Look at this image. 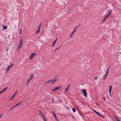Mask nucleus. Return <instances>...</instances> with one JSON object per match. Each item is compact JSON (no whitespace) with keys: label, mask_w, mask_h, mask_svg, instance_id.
<instances>
[{"label":"nucleus","mask_w":121,"mask_h":121,"mask_svg":"<svg viewBox=\"0 0 121 121\" xmlns=\"http://www.w3.org/2000/svg\"><path fill=\"white\" fill-rule=\"evenodd\" d=\"M23 43V40L22 39H20V40L19 42V43L18 44V48L19 49H21Z\"/></svg>","instance_id":"f257e3e1"},{"label":"nucleus","mask_w":121,"mask_h":121,"mask_svg":"<svg viewBox=\"0 0 121 121\" xmlns=\"http://www.w3.org/2000/svg\"><path fill=\"white\" fill-rule=\"evenodd\" d=\"M13 64L12 63L7 68V69L5 70V71L6 72H8L10 69L13 66Z\"/></svg>","instance_id":"f03ea898"},{"label":"nucleus","mask_w":121,"mask_h":121,"mask_svg":"<svg viewBox=\"0 0 121 121\" xmlns=\"http://www.w3.org/2000/svg\"><path fill=\"white\" fill-rule=\"evenodd\" d=\"M34 77V76L33 75H31L29 79L27 81V83L26 84V85H28V84L29 83V82L30 80L32 79Z\"/></svg>","instance_id":"7ed1b4c3"},{"label":"nucleus","mask_w":121,"mask_h":121,"mask_svg":"<svg viewBox=\"0 0 121 121\" xmlns=\"http://www.w3.org/2000/svg\"><path fill=\"white\" fill-rule=\"evenodd\" d=\"M82 91L84 96L86 97H87V94L86 91L84 89H82Z\"/></svg>","instance_id":"20e7f679"},{"label":"nucleus","mask_w":121,"mask_h":121,"mask_svg":"<svg viewBox=\"0 0 121 121\" xmlns=\"http://www.w3.org/2000/svg\"><path fill=\"white\" fill-rule=\"evenodd\" d=\"M35 55V53H32L30 56L29 58L31 60L32 59V58L34 57V55Z\"/></svg>","instance_id":"39448f33"},{"label":"nucleus","mask_w":121,"mask_h":121,"mask_svg":"<svg viewBox=\"0 0 121 121\" xmlns=\"http://www.w3.org/2000/svg\"><path fill=\"white\" fill-rule=\"evenodd\" d=\"M39 114L42 117L44 116V115L43 114V113H42L41 111L40 110L39 111Z\"/></svg>","instance_id":"423d86ee"},{"label":"nucleus","mask_w":121,"mask_h":121,"mask_svg":"<svg viewBox=\"0 0 121 121\" xmlns=\"http://www.w3.org/2000/svg\"><path fill=\"white\" fill-rule=\"evenodd\" d=\"M109 92L110 93L111 92L112 90V86H111L110 85L109 86Z\"/></svg>","instance_id":"0eeeda50"},{"label":"nucleus","mask_w":121,"mask_h":121,"mask_svg":"<svg viewBox=\"0 0 121 121\" xmlns=\"http://www.w3.org/2000/svg\"><path fill=\"white\" fill-rule=\"evenodd\" d=\"M57 40V39H56V40H54L53 42L52 43V47H53L54 46V45L55 44V43L56 42V41Z\"/></svg>","instance_id":"6e6552de"},{"label":"nucleus","mask_w":121,"mask_h":121,"mask_svg":"<svg viewBox=\"0 0 121 121\" xmlns=\"http://www.w3.org/2000/svg\"><path fill=\"white\" fill-rule=\"evenodd\" d=\"M7 26L6 25H3V30L6 29L7 28Z\"/></svg>","instance_id":"1a4fd4ad"},{"label":"nucleus","mask_w":121,"mask_h":121,"mask_svg":"<svg viewBox=\"0 0 121 121\" xmlns=\"http://www.w3.org/2000/svg\"><path fill=\"white\" fill-rule=\"evenodd\" d=\"M16 95L14 93L13 94V95L10 98V99H13L14 97L15 96H16Z\"/></svg>","instance_id":"9d476101"},{"label":"nucleus","mask_w":121,"mask_h":121,"mask_svg":"<svg viewBox=\"0 0 121 121\" xmlns=\"http://www.w3.org/2000/svg\"><path fill=\"white\" fill-rule=\"evenodd\" d=\"M79 26H77V27H75V29L74 30H73V32L72 33H74L76 31V29Z\"/></svg>","instance_id":"9b49d317"},{"label":"nucleus","mask_w":121,"mask_h":121,"mask_svg":"<svg viewBox=\"0 0 121 121\" xmlns=\"http://www.w3.org/2000/svg\"><path fill=\"white\" fill-rule=\"evenodd\" d=\"M53 80H52V84L56 82V81H57V80H56V79H52Z\"/></svg>","instance_id":"f8f14e48"},{"label":"nucleus","mask_w":121,"mask_h":121,"mask_svg":"<svg viewBox=\"0 0 121 121\" xmlns=\"http://www.w3.org/2000/svg\"><path fill=\"white\" fill-rule=\"evenodd\" d=\"M94 112L95 113H96V114H97V115H100V114H99V113H98V112H97L96 111H95V110H94Z\"/></svg>","instance_id":"ddd939ff"},{"label":"nucleus","mask_w":121,"mask_h":121,"mask_svg":"<svg viewBox=\"0 0 121 121\" xmlns=\"http://www.w3.org/2000/svg\"><path fill=\"white\" fill-rule=\"evenodd\" d=\"M19 105V104H16V105H14L13 106V108H15L16 107L18 106Z\"/></svg>","instance_id":"4468645a"},{"label":"nucleus","mask_w":121,"mask_h":121,"mask_svg":"<svg viewBox=\"0 0 121 121\" xmlns=\"http://www.w3.org/2000/svg\"><path fill=\"white\" fill-rule=\"evenodd\" d=\"M40 31V30H37L36 31V32L35 33L36 34H37L38 33H39Z\"/></svg>","instance_id":"2eb2a0df"},{"label":"nucleus","mask_w":121,"mask_h":121,"mask_svg":"<svg viewBox=\"0 0 121 121\" xmlns=\"http://www.w3.org/2000/svg\"><path fill=\"white\" fill-rule=\"evenodd\" d=\"M43 119V120L44 121H47L46 119V118H45V117L44 116L43 117H42Z\"/></svg>","instance_id":"dca6fc26"},{"label":"nucleus","mask_w":121,"mask_h":121,"mask_svg":"<svg viewBox=\"0 0 121 121\" xmlns=\"http://www.w3.org/2000/svg\"><path fill=\"white\" fill-rule=\"evenodd\" d=\"M69 87H68L67 88H66V89L65 90V92H67L68 90L69 89Z\"/></svg>","instance_id":"f3484780"},{"label":"nucleus","mask_w":121,"mask_h":121,"mask_svg":"<svg viewBox=\"0 0 121 121\" xmlns=\"http://www.w3.org/2000/svg\"><path fill=\"white\" fill-rule=\"evenodd\" d=\"M72 110L74 112H75L76 111V110L74 108H72Z\"/></svg>","instance_id":"a211bd4d"},{"label":"nucleus","mask_w":121,"mask_h":121,"mask_svg":"<svg viewBox=\"0 0 121 121\" xmlns=\"http://www.w3.org/2000/svg\"><path fill=\"white\" fill-rule=\"evenodd\" d=\"M8 87H6V88H4V89L3 90H2L4 92V91H5L7 89Z\"/></svg>","instance_id":"6ab92c4d"},{"label":"nucleus","mask_w":121,"mask_h":121,"mask_svg":"<svg viewBox=\"0 0 121 121\" xmlns=\"http://www.w3.org/2000/svg\"><path fill=\"white\" fill-rule=\"evenodd\" d=\"M60 88V87H56L55 88V89H56V90L59 89Z\"/></svg>","instance_id":"aec40b11"},{"label":"nucleus","mask_w":121,"mask_h":121,"mask_svg":"<svg viewBox=\"0 0 121 121\" xmlns=\"http://www.w3.org/2000/svg\"><path fill=\"white\" fill-rule=\"evenodd\" d=\"M55 118L57 121H59V119L57 117Z\"/></svg>","instance_id":"412c9836"},{"label":"nucleus","mask_w":121,"mask_h":121,"mask_svg":"<svg viewBox=\"0 0 121 121\" xmlns=\"http://www.w3.org/2000/svg\"><path fill=\"white\" fill-rule=\"evenodd\" d=\"M52 80H52V79H50L48 80L47 81V82H52Z\"/></svg>","instance_id":"4be33fe9"},{"label":"nucleus","mask_w":121,"mask_h":121,"mask_svg":"<svg viewBox=\"0 0 121 121\" xmlns=\"http://www.w3.org/2000/svg\"><path fill=\"white\" fill-rule=\"evenodd\" d=\"M112 11L111 10H110L108 14H109V15H110L111 13H112Z\"/></svg>","instance_id":"5701e85b"},{"label":"nucleus","mask_w":121,"mask_h":121,"mask_svg":"<svg viewBox=\"0 0 121 121\" xmlns=\"http://www.w3.org/2000/svg\"><path fill=\"white\" fill-rule=\"evenodd\" d=\"M74 33H71V35H70V38H71L72 37V36L73 35V34H74Z\"/></svg>","instance_id":"b1692460"},{"label":"nucleus","mask_w":121,"mask_h":121,"mask_svg":"<svg viewBox=\"0 0 121 121\" xmlns=\"http://www.w3.org/2000/svg\"><path fill=\"white\" fill-rule=\"evenodd\" d=\"M107 74V73H106V74L104 75V79L105 78H106Z\"/></svg>","instance_id":"393cba45"},{"label":"nucleus","mask_w":121,"mask_h":121,"mask_svg":"<svg viewBox=\"0 0 121 121\" xmlns=\"http://www.w3.org/2000/svg\"><path fill=\"white\" fill-rule=\"evenodd\" d=\"M14 108H13H13H10V111H11Z\"/></svg>","instance_id":"a878e982"},{"label":"nucleus","mask_w":121,"mask_h":121,"mask_svg":"<svg viewBox=\"0 0 121 121\" xmlns=\"http://www.w3.org/2000/svg\"><path fill=\"white\" fill-rule=\"evenodd\" d=\"M109 71V69H107V70L106 71V73H107V74H108V72Z\"/></svg>","instance_id":"bb28decb"},{"label":"nucleus","mask_w":121,"mask_h":121,"mask_svg":"<svg viewBox=\"0 0 121 121\" xmlns=\"http://www.w3.org/2000/svg\"><path fill=\"white\" fill-rule=\"evenodd\" d=\"M18 91H16L14 93L16 95H17V93L18 92Z\"/></svg>","instance_id":"cd10ccee"},{"label":"nucleus","mask_w":121,"mask_h":121,"mask_svg":"<svg viewBox=\"0 0 121 121\" xmlns=\"http://www.w3.org/2000/svg\"><path fill=\"white\" fill-rule=\"evenodd\" d=\"M53 117H54L55 118L57 117V116H56L55 114L53 115Z\"/></svg>","instance_id":"c85d7f7f"},{"label":"nucleus","mask_w":121,"mask_h":121,"mask_svg":"<svg viewBox=\"0 0 121 121\" xmlns=\"http://www.w3.org/2000/svg\"><path fill=\"white\" fill-rule=\"evenodd\" d=\"M53 117H54L55 118L57 117V116H56L55 114L53 115Z\"/></svg>","instance_id":"c756f323"},{"label":"nucleus","mask_w":121,"mask_h":121,"mask_svg":"<svg viewBox=\"0 0 121 121\" xmlns=\"http://www.w3.org/2000/svg\"><path fill=\"white\" fill-rule=\"evenodd\" d=\"M52 91H56V89H55V88L54 89H53L52 90Z\"/></svg>","instance_id":"7c9ffc66"},{"label":"nucleus","mask_w":121,"mask_h":121,"mask_svg":"<svg viewBox=\"0 0 121 121\" xmlns=\"http://www.w3.org/2000/svg\"><path fill=\"white\" fill-rule=\"evenodd\" d=\"M41 25H42V23H40V24H39V26H39V27H41Z\"/></svg>","instance_id":"2f4dec72"},{"label":"nucleus","mask_w":121,"mask_h":121,"mask_svg":"<svg viewBox=\"0 0 121 121\" xmlns=\"http://www.w3.org/2000/svg\"><path fill=\"white\" fill-rule=\"evenodd\" d=\"M22 30V28H20V34H21V31Z\"/></svg>","instance_id":"473e14b6"},{"label":"nucleus","mask_w":121,"mask_h":121,"mask_svg":"<svg viewBox=\"0 0 121 121\" xmlns=\"http://www.w3.org/2000/svg\"><path fill=\"white\" fill-rule=\"evenodd\" d=\"M40 27H39V26H38V30H40Z\"/></svg>","instance_id":"72a5a7b5"},{"label":"nucleus","mask_w":121,"mask_h":121,"mask_svg":"<svg viewBox=\"0 0 121 121\" xmlns=\"http://www.w3.org/2000/svg\"><path fill=\"white\" fill-rule=\"evenodd\" d=\"M3 115V114H1L0 115V118H1L2 116Z\"/></svg>","instance_id":"f704fd0d"},{"label":"nucleus","mask_w":121,"mask_h":121,"mask_svg":"<svg viewBox=\"0 0 121 121\" xmlns=\"http://www.w3.org/2000/svg\"><path fill=\"white\" fill-rule=\"evenodd\" d=\"M109 15V14H108L106 15V17H108Z\"/></svg>","instance_id":"c9c22d12"},{"label":"nucleus","mask_w":121,"mask_h":121,"mask_svg":"<svg viewBox=\"0 0 121 121\" xmlns=\"http://www.w3.org/2000/svg\"><path fill=\"white\" fill-rule=\"evenodd\" d=\"M94 79H95V80H96V79H97V77H95L94 78Z\"/></svg>","instance_id":"e433bc0d"},{"label":"nucleus","mask_w":121,"mask_h":121,"mask_svg":"<svg viewBox=\"0 0 121 121\" xmlns=\"http://www.w3.org/2000/svg\"><path fill=\"white\" fill-rule=\"evenodd\" d=\"M52 113L53 115H54V114H55V113L53 112H52Z\"/></svg>","instance_id":"4c0bfd02"},{"label":"nucleus","mask_w":121,"mask_h":121,"mask_svg":"<svg viewBox=\"0 0 121 121\" xmlns=\"http://www.w3.org/2000/svg\"><path fill=\"white\" fill-rule=\"evenodd\" d=\"M3 91H0V94H1V93H3Z\"/></svg>","instance_id":"58836bf2"},{"label":"nucleus","mask_w":121,"mask_h":121,"mask_svg":"<svg viewBox=\"0 0 121 121\" xmlns=\"http://www.w3.org/2000/svg\"><path fill=\"white\" fill-rule=\"evenodd\" d=\"M100 115H99V116H101V117H104L103 116V115H101V114H100Z\"/></svg>","instance_id":"ea45409f"},{"label":"nucleus","mask_w":121,"mask_h":121,"mask_svg":"<svg viewBox=\"0 0 121 121\" xmlns=\"http://www.w3.org/2000/svg\"><path fill=\"white\" fill-rule=\"evenodd\" d=\"M100 115H99V116H101V117H104L103 116V115H101V114H100Z\"/></svg>","instance_id":"a19ab883"},{"label":"nucleus","mask_w":121,"mask_h":121,"mask_svg":"<svg viewBox=\"0 0 121 121\" xmlns=\"http://www.w3.org/2000/svg\"><path fill=\"white\" fill-rule=\"evenodd\" d=\"M22 102V101L20 102L19 103H18V104H19V105Z\"/></svg>","instance_id":"79ce46f5"},{"label":"nucleus","mask_w":121,"mask_h":121,"mask_svg":"<svg viewBox=\"0 0 121 121\" xmlns=\"http://www.w3.org/2000/svg\"><path fill=\"white\" fill-rule=\"evenodd\" d=\"M52 101L53 102H54V100H53V98L52 97Z\"/></svg>","instance_id":"37998d69"},{"label":"nucleus","mask_w":121,"mask_h":121,"mask_svg":"<svg viewBox=\"0 0 121 121\" xmlns=\"http://www.w3.org/2000/svg\"><path fill=\"white\" fill-rule=\"evenodd\" d=\"M107 17H106V16H105V17L104 19V20H105L106 18H107Z\"/></svg>","instance_id":"c03bdc74"},{"label":"nucleus","mask_w":121,"mask_h":121,"mask_svg":"<svg viewBox=\"0 0 121 121\" xmlns=\"http://www.w3.org/2000/svg\"><path fill=\"white\" fill-rule=\"evenodd\" d=\"M109 94L111 96V92L110 93V92H109Z\"/></svg>","instance_id":"a18cd8bd"},{"label":"nucleus","mask_w":121,"mask_h":121,"mask_svg":"<svg viewBox=\"0 0 121 121\" xmlns=\"http://www.w3.org/2000/svg\"><path fill=\"white\" fill-rule=\"evenodd\" d=\"M103 99H104V100H105V98L104 97H103Z\"/></svg>","instance_id":"49530a36"},{"label":"nucleus","mask_w":121,"mask_h":121,"mask_svg":"<svg viewBox=\"0 0 121 121\" xmlns=\"http://www.w3.org/2000/svg\"><path fill=\"white\" fill-rule=\"evenodd\" d=\"M105 20H104V19L103 20L102 22H103Z\"/></svg>","instance_id":"de8ad7c7"},{"label":"nucleus","mask_w":121,"mask_h":121,"mask_svg":"<svg viewBox=\"0 0 121 121\" xmlns=\"http://www.w3.org/2000/svg\"><path fill=\"white\" fill-rule=\"evenodd\" d=\"M57 50V49H56H56H55V51H56Z\"/></svg>","instance_id":"09e8293b"},{"label":"nucleus","mask_w":121,"mask_h":121,"mask_svg":"<svg viewBox=\"0 0 121 121\" xmlns=\"http://www.w3.org/2000/svg\"><path fill=\"white\" fill-rule=\"evenodd\" d=\"M48 82H47V81L46 82H44L45 83H47Z\"/></svg>","instance_id":"8fccbe9b"},{"label":"nucleus","mask_w":121,"mask_h":121,"mask_svg":"<svg viewBox=\"0 0 121 121\" xmlns=\"http://www.w3.org/2000/svg\"><path fill=\"white\" fill-rule=\"evenodd\" d=\"M56 49H57V50H58L59 49V48H56Z\"/></svg>","instance_id":"3c124183"},{"label":"nucleus","mask_w":121,"mask_h":121,"mask_svg":"<svg viewBox=\"0 0 121 121\" xmlns=\"http://www.w3.org/2000/svg\"><path fill=\"white\" fill-rule=\"evenodd\" d=\"M8 49H7L6 50V51H7V52L8 51Z\"/></svg>","instance_id":"603ef678"},{"label":"nucleus","mask_w":121,"mask_h":121,"mask_svg":"<svg viewBox=\"0 0 121 121\" xmlns=\"http://www.w3.org/2000/svg\"><path fill=\"white\" fill-rule=\"evenodd\" d=\"M117 121H120L119 120H118V119H117Z\"/></svg>","instance_id":"864d4df0"},{"label":"nucleus","mask_w":121,"mask_h":121,"mask_svg":"<svg viewBox=\"0 0 121 121\" xmlns=\"http://www.w3.org/2000/svg\"><path fill=\"white\" fill-rule=\"evenodd\" d=\"M70 84H69L68 86V87H69V86H70Z\"/></svg>","instance_id":"5fc2aeb1"}]
</instances>
